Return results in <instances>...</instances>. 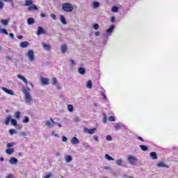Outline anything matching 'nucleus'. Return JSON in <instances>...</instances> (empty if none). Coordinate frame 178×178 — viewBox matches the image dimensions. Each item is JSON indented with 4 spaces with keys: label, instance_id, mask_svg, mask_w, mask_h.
<instances>
[{
    "label": "nucleus",
    "instance_id": "obj_1",
    "mask_svg": "<svg viewBox=\"0 0 178 178\" xmlns=\"http://www.w3.org/2000/svg\"><path fill=\"white\" fill-rule=\"evenodd\" d=\"M113 30H115V26L111 25L109 29L106 30V32L102 33V35L104 38L103 45H106V42H108L109 37L112 35V33H113Z\"/></svg>",
    "mask_w": 178,
    "mask_h": 178
},
{
    "label": "nucleus",
    "instance_id": "obj_2",
    "mask_svg": "<svg viewBox=\"0 0 178 178\" xmlns=\"http://www.w3.org/2000/svg\"><path fill=\"white\" fill-rule=\"evenodd\" d=\"M62 10H64V12H73L74 8L73 7V5L70 3H64L61 6Z\"/></svg>",
    "mask_w": 178,
    "mask_h": 178
},
{
    "label": "nucleus",
    "instance_id": "obj_3",
    "mask_svg": "<svg viewBox=\"0 0 178 178\" xmlns=\"http://www.w3.org/2000/svg\"><path fill=\"white\" fill-rule=\"evenodd\" d=\"M24 99L26 104H30L31 101H33V97H31V94L30 92H27L26 91L24 92Z\"/></svg>",
    "mask_w": 178,
    "mask_h": 178
},
{
    "label": "nucleus",
    "instance_id": "obj_4",
    "mask_svg": "<svg viewBox=\"0 0 178 178\" xmlns=\"http://www.w3.org/2000/svg\"><path fill=\"white\" fill-rule=\"evenodd\" d=\"M127 161L130 163V165H134L136 163H137V158L134 156L129 155L127 156Z\"/></svg>",
    "mask_w": 178,
    "mask_h": 178
},
{
    "label": "nucleus",
    "instance_id": "obj_5",
    "mask_svg": "<svg viewBox=\"0 0 178 178\" xmlns=\"http://www.w3.org/2000/svg\"><path fill=\"white\" fill-rule=\"evenodd\" d=\"M100 95L102 97V99L105 102V104H109V99H107L106 95H105V89H104L102 87H101V90H100Z\"/></svg>",
    "mask_w": 178,
    "mask_h": 178
},
{
    "label": "nucleus",
    "instance_id": "obj_6",
    "mask_svg": "<svg viewBox=\"0 0 178 178\" xmlns=\"http://www.w3.org/2000/svg\"><path fill=\"white\" fill-rule=\"evenodd\" d=\"M27 56L30 62H34V51L29 50L27 53Z\"/></svg>",
    "mask_w": 178,
    "mask_h": 178
},
{
    "label": "nucleus",
    "instance_id": "obj_7",
    "mask_svg": "<svg viewBox=\"0 0 178 178\" xmlns=\"http://www.w3.org/2000/svg\"><path fill=\"white\" fill-rule=\"evenodd\" d=\"M83 131L84 133H87V134H94V133L97 131V128L88 129L86 127H84Z\"/></svg>",
    "mask_w": 178,
    "mask_h": 178
},
{
    "label": "nucleus",
    "instance_id": "obj_8",
    "mask_svg": "<svg viewBox=\"0 0 178 178\" xmlns=\"http://www.w3.org/2000/svg\"><path fill=\"white\" fill-rule=\"evenodd\" d=\"M46 126H47V127H54V126H55V124H56V122L55 121H54V120L52 118L50 119V121H46Z\"/></svg>",
    "mask_w": 178,
    "mask_h": 178
},
{
    "label": "nucleus",
    "instance_id": "obj_9",
    "mask_svg": "<svg viewBox=\"0 0 178 178\" xmlns=\"http://www.w3.org/2000/svg\"><path fill=\"white\" fill-rule=\"evenodd\" d=\"M1 90H3V91H4V92H6V94H8L9 95H14L15 92H13V90H10V89H8L7 88H1Z\"/></svg>",
    "mask_w": 178,
    "mask_h": 178
},
{
    "label": "nucleus",
    "instance_id": "obj_10",
    "mask_svg": "<svg viewBox=\"0 0 178 178\" xmlns=\"http://www.w3.org/2000/svg\"><path fill=\"white\" fill-rule=\"evenodd\" d=\"M46 31L42 26L38 27L37 35H41V34H46Z\"/></svg>",
    "mask_w": 178,
    "mask_h": 178
},
{
    "label": "nucleus",
    "instance_id": "obj_11",
    "mask_svg": "<svg viewBox=\"0 0 178 178\" xmlns=\"http://www.w3.org/2000/svg\"><path fill=\"white\" fill-rule=\"evenodd\" d=\"M4 2H11V5L12 6H13V0H3ZM3 2H2V1L0 0V10H2V9H3Z\"/></svg>",
    "mask_w": 178,
    "mask_h": 178
},
{
    "label": "nucleus",
    "instance_id": "obj_12",
    "mask_svg": "<svg viewBox=\"0 0 178 178\" xmlns=\"http://www.w3.org/2000/svg\"><path fill=\"white\" fill-rule=\"evenodd\" d=\"M71 144H72V145H76V144H80V140L76 137H73L71 139Z\"/></svg>",
    "mask_w": 178,
    "mask_h": 178
},
{
    "label": "nucleus",
    "instance_id": "obj_13",
    "mask_svg": "<svg viewBox=\"0 0 178 178\" xmlns=\"http://www.w3.org/2000/svg\"><path fill=\"white\" fill-rule=\"evenodd\" d=\"M28 10L31 12L32 10H38V8L35 4H32L28 7Z\"/></svg>",
    "mask_w": 178,
    "mask_h": 178
},
{
    "label": "nucleus",
    "instance_id": "obj_14",
    "mask_svg": "<svg viewBox=\"0 0 178 178\" xmlns=\"http://www.w3.org/2000/svg\"><path fill=\"white\" fill-rule=\"evenodd\" d=\"M52 84L53 86H56L58 90L60 88V86H59V83H58V80L56 79V78L52 79Z\"/></svg>",
    "mask_w": 178,
    "mask_h": 178
},
{
    "label": "nucleus",
    "instance_id": "obj_15",
    "mask_svg": "<svg viewBox=\"0 0 178 178\" xmlns=\"http://www.w3.org/2000/svg\"><path fill=\"white\" fill-rule=\"evenodd\" d=\"M17 78L19 79V80H22L23 82H24L25 84H29V81H27V79H26V77L19 74L17 75Z\"/></svg>",
    "mask_w": 178,
    "mask_h": 178
},
{
    "label": "nucleus",
    "instance_id": "obj_16",
    "mask_svg": "<svg viewBox=\"0 0 178 178\" xmlns=\"http://www.w3.org/2000/svg\"><path fill=\"white\" fill-rule=\"evenodd\" d=\"M9 163H10V165H16V163H17V159L12 157L10 159Z\"/></svg>",
    "mask_w": 178,
    "mask_h": 178
},
{
    "label": "nucleus",
    "instance_id": "obj_17",
    "mask_svg": "<svg viewBox=\"0 0 178 178\" xmlns=\"http://www.w3.org/2000/svg\"><path fill=\"white\" fill-rule=\"evenodd\" d=\"M122 127H124V124H123V123H117L115 125V130H120V129H122Z\"/></svg>",
    "mask_w": 178,
    "mask_h": 178
},
{
    "label": "nucleus",
    "instance_id": "obj_18",
    "mask_svg": "<svg viewBox=\"0 0 178 178\" xmlns=\"http://www.w3.org/2000/svg\"><path fill=\"white\" fill-rule=\"evenodd\" d=\"M20 48H27L29 47V42L24 41L19 44Z\"/></svg>",
    "mask_w": 178,
    "mask_h": 178
},
{
    "label": "nucleus",
    "instance_id": "obj_19",
    "mask_svg": "<svg viewBox=\"0 0 178 178\" xmlns=\"http://www.w3.org/2000/svg\"><path fill=\"white\" fill-rule=\"evenodd\" d=\"M157 168H169L168 165H166L165 163L163 162H159V163L156 164Z\"/></svg>",
    "mask_w": 178,
    "mask_h": 178
},
{
    "label": "nucleus",
    "instance_id": "obj_20",
    "mask_svg": "<svg viewBox=\"0 0 178 178\" xmlns=\"http://www.w3.org/2000/svg\"><path fill=\"white\" fill-rule=\"evenodd\" d=\"M34 23H35V21L34 20V18H33V17H29V18H28V19H27V24H28L29 26H31V24H34Z\"/></svg>",
    "mask_w": 178,
    "mask_h": 178
},
{
    "label": "nucleus",
    "instance_id": "obj_21",
    "mask_svg": "<svg viewBox=\"0 0 178 178\" xmlns=\"http://www.w3.org/2000/svg\"><path fill=\"white\" fill-rule=\"evenodd\" d=\"M149 155L153 161H155V159H158V156L156 155V153H155V152H150Z\"/></svg>",
    "mask_w": 178,
    "mask_h": 178
},
{
    "label": "nucleus",
    "instance_id": "obj_22",
    "mask_svg": "<svg viewBox=\"0 0 178 178\" xmlns=\"http://www.w3.org/2000/svg\"><path fill=\"white\" fill-rule=\"evenodd\" d=\"M41 83L44 86H48V84H49L48 79H45V78H42L41 79Z\"/></svg>",
    "mask_w": 178,
    "mask_h": 178
},
{
    "label": "nucleus",
    "instance_id": "obj_23",
    "mask_svg": "<svg viewBox=\"0 0 178 178\" xmlns=\"http://www.w3.org/2000/svg\"><path fill=\"white\" fill-rule=\"evenodd\" d=\"M11 120H12V116L8 115L5 120V124H6L7 126L9 125V123L11 122Z\"/></svg>",
    "mask_w": 178,
    "mask_h": 178
},
{
    "label": "nucleus",
    "instance_id": "obj_24",
    "mask_svg": "<svg viewBox=\"0 0 178 178\" xmlns=\"http://www.w3.org/2000/svg\"><path fill=\"white\" fill-rule=\"evenodd\" d=\"M60 20L63 24H67V22H66V19H65V16L60 15Z\"/></svg>",
    "mask_w": 178,
    "mask_h": 178
},
{
    "label": "nucleus",
    "instance_id": "obj_25",
    "mask_svg": "<svg viewBox=\"0 0 178 178\" xmlns=\"http://www.w3.org/2000/svg\"><path fill=\"white\" fill-rule=\"evenodd\" d=\"M72 160H73V158L72 157V156L70 155L65 156V162H67V163H69V162H72Z\"/></svg>",
    "mask_w": 178,
    "mask_h": 178
},
{
    "label": "nucleus",
    "instance_id": "obj_26",
    "mask_svg": "<svg viewBox=\"0 0 178 178\" xmlns=\"http://www.w3.org/2000/svg\"><path fill=\"white\" fill-rule=\"evenodd\" d=\"M67 51V46L66 44H63L61 46V52L65 54Z\"/></svg>",
    "mask_w": 178,
    "mask_h": 178
},
{
    "label": "nucleus",
    "instance_id": "obj_27",
    "mask_svg": "<svg viewBox=\"0 0 178 178\" xmlns=\"http://www.w3.org/2000/svg\"><path fill=\"white\" fill-rule=\"evenodd\" d=\"M42 47L46 51H49V49H51V46H49V44H47V43H42Z\"/></svg>",
    "mask_w": 178,
    "mask_h": 178
},
{
    "label": "nucleus",
    "instance_id": "obj_28",
    "mask_svg": "<svg viewBox=\"0 0 178 178\" xmlns=\"http://www.w3.org/2000/svg\"><path fill=\"white\" fill-rule=\"evenodd\" d=\"M6 152L8 155H12V154H13V152H15V150H13V149L8 148V149H6Z\"/></svg>",
    "mask_w": 178,
    "mask_h": 178
},
{
    "label": "nucleus",
    "instance_id": "obj_29",
    "mask_svg": "<svg viewBox=\"0 0 178 178\" xmlns=\"http://www.w3.org/2000/svg\"><path fill=\"white\" fill-rule=\"evenodd\" d=\"M78 72L80 74H84L86 73V69L84 67H79Z\"/></svg>",
    "mask_w": 178,
    "mask_h": 178
},
{
    "label": "nucleus",
    "instance_id": "obj_30",
    "mask_svg": "<svg viewBox=\"0 0 178 178\" xmlns=\"http://www.w3.org/2000/svg\"><path fill=\"white\" fill-rule=\"evenodd\" d=\"M92 8H94V9H97V8H99V3L97 1H93Z\"/></svg>",
    "mask_w": 178,
    "mask_h": 178
},
{
    "label": "nucleus",
    "instance_id": "obj_31",
    "mask_svg": "<svg viewBox=\"0 0 178 178\" xmlns=\"http://www.w3.org/2000/svg\"><path fill=\"white\" fill-rule=\"evenodd\" d=\"M116 165H118V166H122L123 165V160L122 159H118L115 161Z\"/></svg>",
    "mask_w": 178,
    "mask_h": 178
},
{
    "label": "nucleus",
    "instance_id": "obj_32",
    "mask_svg": "<svg viewBox=\"0 0 178 178\" xmlns=\"http://www.w3.org/2000/svg\"><path fill=\"white\" fill-rule=\"evenodd\" d=\"M86 88H92V82L91 80H89L86 83Z\"/></svg>",
    "mask_w": 178,
    "mask_h": 178
},
{
    "label": "nucleus",
    "instance_id": "obj_33",
    "mask_svg": "<svg viewBox=\"0 0 178 178\" xmlns=\"http://www.w3.org/2000/svg\"><path fill=\"white\" fill-rule=\"evenodd\" d=\"M33 3V1L31 0H26L25 1V6H31Z\"/></svg>",
    "mask_w": 178,
    "mask_h": 178
},
{
    "label": "nucleus",
    "instance_id": "obj_34",
    "mask_svg": "<svg viewBox=\"0 0 178 178\" xmlns=\"http://www.w3.org/2000/svg\"><path fill=\"white\" fill-rule=\"evenodd\" d=\"M0 34H6V35H8V34H9V33H8V31L6 29H0Z\"/></svg>",
    "mask_w": 178,
    "mask_h": 178
},
{
    "label": "nucleus",
    "instance_id": "obj_35",
    "mask_svg": "<svg viewBox=\"0 0 178 178\" xmlns=\"http://www.w3.org/2000/svg\"><path fill=\"white\" fill-rule=\"evenodd\" d=\"M111 10H112V12H113L114 13H116L119 12V7H118V6H113V7L111 8Z\"/></svg>",
    "mask_w": 178,
    "mask_h": 178
},
{
    "label": "nucleus",
    "instance_id": "obj_36",
    "mask_svg": "<svg viewBox=\"0 0 178 178\" xmlns=\"http://www.w3.org/2000/svg\"><path fill=\"white\" fill-rule=\"evenodd\" d=\"M140 148L142 151H148V147L146 145H140Z\"/></svg>",
    "mask_w": 178,
    "mask_h": 178
},
{
    "label": "nucleus",
    "instance_id": "obj_37",
    "mask_svg": "<svg viewBox=\"0 0 178 178\" xmlns=\"http://www.w3.org/2000/svg\"><path fill=\"white\" fill-rule=\"evenodd\" d=\"M14 118L15 119H20V111H16Z\"/></svg>",
    "mask_w": 178,
    "mask_h": 178
},
{
    "label": "nucleus",
    "instance_id": "obj_38",
    "mask_svg": "<svg viewBox=\"0 0 178 178\" xmlns=\"http://www.w3.org/2000/svg\"><path fill=\"white\" fill-rule=\"evenodd\" d=\"M29 122H30V118L27 116H25L22 120V123H29Z\"/></svg>",
    "mask_w": 178,
    "mask_h": 178
},
{
    "label": "nucleus",
    "instance_id": "obj_39",
    "mask_svg": "<svg viewBox=\"0 0 178 178\" xmlns=\"http://www.w3.org/2000/svg\"><path fill=\"white\" fill-rule=\"evenodd\" d=\"M30 92V88L29 87H23L22 88V92L24 94V92Z\"/></svg>",
    "mask_w": 178,
    "mask_h": 178
},
{
    "label": "nucleus",
    "instance_id": "obj_40",
    "mask_svg": "<svg viewBox=\"0 0 178 178\" xmlns=\"http://www.w3.org/2000/svg\"><path fill=\"white\" fill-rule=\"evenodd\" d=\"M106 159H108V161H115V159L112 158L109 154H105Z\"/></svg>",
    "mask_w": 178,
    "mask_h": 178
},
{
    "label": "nucleus",
    "instance_id": "obj_41",
    "mask_svg": "<svg viewBox=\"0 0 178 178\" xmlns=\"http://www.w3.org/2000/svg\"><path fill=\"white\" fill-rule=\"evenodd\" d=\"M67 110H68V111H70V113L73 112V105H72V104H68V105H67Z\"/></svg>",
    "mask_w": 178,
    "mask_h": 178
},
{
    "label": "nucleus",
    "instance_id": "obj_42",
    "mask_svg": "<svg viewBox=\"0 0 178 178\" xmlns=\"http://www.w3.org/2000/svg\"><path fill=\"white\" fill-rule=\"evenodd\" d=\"M8 23H9V20H8V19H2L1 20V24L3 26H8Z\"/></svg>",
    "mask_w": 178,
    "mask_h": 178
},
{
    "label": "nucleus",
    "instance_id": "obj_43",
    "mask_svg": "<svg viewBox=\"0 0 178 178\" xmlns=\"http://www.w3.org/2000/svg\"><path fill=\"white\" fill-rule=\"evenodd\" d=\"M15 145H16L15 143H10L7 144V147L12 148V147H15Z\"/></svg>",
    "mask_w": 178,
    "mask_h": 178
},
{
    "label": "nucleus",
    "instance_id": "obj_44",
    "mask_svg": "<svg viewBox=\"0 0 178 178\" xmlns=\"http://www.w3.org/2000/svg\"><path fill=\"white\" fill-rule=\"evenodd\" d=\"M11 124H13V126H16L17 124V120L11 119Z\"/></svg>",
    "mask_w": 178,
    "mask_h": 178
},
{
    "label": "nucleus",
    "instance_id": "obj_45",
    "mask_svg": "<svg viewBox=\"0 0 178 178\" xmlns=\"http://www.w3.org/2000/svg\"><path fill=\"white\" fill-rule=\"evenodd\" d=\"M93 29H94V30H99V24H93Z\"/></svg>",
    "mask_w": 178,
    "mask_h": 178
},
{
    "label": "nucleus",
    "instance_id": "obj_46",
    "mask_svg": "<svg viewBox=\"0 0 178 178\" xmlns=\"http://www.w3.org/2000/svg\"><path fill=\"white\" fill-rule=\"evenodd\" d=\"M111 23H116V17H115L114 16L111 17Z\"/></svg>",
    "mask_w": 178,
    "mask_h": 178
},
{
    "label": "nucleus",
    "instance_id": "obj_47",
    "mask_svg": "<svg viewBox=\"0 0 178 178\" xmlns=\"http://www.w3.org/2000/svg\"><path fill=\"white\" fill-rule=\"evenodd\" d=\"M103 123H106V120H107V118H106V115L105 113H103Z\"/></svg>",
    "mask_w": 178,
    "mask_h": 178
},
{
    "label": "nucleus",
    "instance_id": "obj_48",
    "mask_svg": "<svg viewBox=\"0 0 178 178\" xmlns=\"http://www.w3.org/2000/svg\"><path fill=\"white\" fill-rule=\"evenodd\" d=\"M15 133H16L15 129H10L9 130V134H10V136H13V134H15Z\"/></svg>",
    "mask_w": 178,
    "mask_h": 178
},
{
    "label": "nucleus",
    "instance_id": "obj_49",
    "mask_svg": "<svg viewBox=\"0 0 178 178\" xmlns=\"http://www.w3.org/2000/svg\"><path fill=\"white\" fill-rule=\"evenodd\" d=\"M74 122L75 123H79V122H81V120H80V119L79 118V117H76V118H75L74 119Z\"/></svg>",
    "mask_w": 178,
    "mask_h": 178
},
{
    "label": "nucleus",
    "instance_id": "obj_50",
    "mask_svg": "<svg viewBox=\"0 0 178 178\" xmlns=\"http://www.w3.org/2000/svg\"><path fill=\"white\" fill-rule=\"evenodd\" d=\"M106 139L107 141H112V136H111V135H108Z\"/></svg>",
    "mask_w": 178,
    "mask_h": 178
},
{
    "label": "nucleus",
    "instance_id": "obj_51",
    "mask_svg": "<svg viewBox=\"0 0 178 178\" xmlns=\"http://www.w3.org/2000/svg\"><path fill=\"white\" fill-rule=\"evenodd\" d=\"M108 120H109V122H115V117H113V116H110V117L108 118Z\"/></svg>",
    "mask_w": 178,
    "mask_h": 178
},
{
    "label": "nucleus",
    "instance_id": "obj_52",
    "mask_svg": "<svg viewBox=\"0 0 178 178\" xmlns=\"http://www.w3.org/2000/svg\"><path fill=\"white\" fill-rule=\"evenodd\" d=\"M93 140H95V141H99L98 139V136L97 135L93 136Z\"/></svg>",
    "mask_w": 178,
    "mask_h": 178
},
{
    "label": "nucleus",
    "instance_id": "obj_53",
    "mask_svg": "<svg viewBox=\"0 0 178 178\" xmlns=\"http://www.w3.org/2000/svg\"><path fill=\"white\" fill-rule=\"evenodd\" d=\"M62 141H63V143H66V141H67V138L66 136H63Z\"/></svg>",
    "mask_w": 178,
    "mask_h": 178
},
{
    "label": "nucleus",
    "instance_id": "obj_54",
    "mask_svg": "<svg viewBox=\"0 0 178 178\" xmlns=\"http://www.w3.org/2000/svg\"><path fill=\"white\" fill-rule=\"evenodd\" d=\"M100 35H101V33L99 31H96L95 33V35H96V37H99Z\"/></svg>",
    "mask_w": 178,
    "mask_h": 178
},
{
    "label": "nucleus",
    "instance_id": "obj_55",
    "mask_svg": "<svg viewBox=\"0 0 178 178\" xmlns=\"http://www.w3.org/2000/svg\"><path fill=\"white\" fill-rule=\"evenodd\" d=\"M50 16L54 19V20H56V15H55V14H51Z\"/></svg>",
    "mask_w": 178,
    "mask_h": 178
},
{
    "label": "nucleus",
    "instance_id": "obj_56",
    "mask_svg": "<svg viewBox=\"0 0 178 178\" xmlns=\"http://www.w3.org/2000/svg\"><path fill=\"white\" fill-rule=\"evenodd\" d=\"M52 136H54V137H59V135L58 134H56L54 131L51 133Z\"/></svg>",
    "mask_w": 178,
    "mask_h": 178
},
{
    "label": "nucleus",
    "instance_id": "obj_57",
    "mask_svg": "<svg viewBox=\"0 0 178 178\" xmlns=\"http://www.w3.org/2000/svg\"><path fill=\"white\" fill-rule=\"evenodd\" d=\"M70 62H71V65H72V66H75L76 62L74 61V60H70Z\"/></svg>",
    "mask_w": 178,
    "mask_h": 178
},
{
    "label": "nucleus",
    "instance_id": "obj_58",
    "mask_svg": "<svg viewBox=\"0 0 178 178\" xmlns=\"http://www.w3.org/2000/svg\"><path fill=\"white\" fill-rule=\"evenodd\" d=\"M138 140H139V141H143V143H144V139L140 136L138 137Z\"/></svg>",
    "mask_w": 178,
    "mask_h": 178
},
{
    "label": "nucleus",
    "instance_id": "obj_59",
    "mask_svg": "<svg viewBox=\"0 0 178 178\" xmlns=\"http://www.w3.org/2000/svg\"><path fill=\"white\" fill-rule=\"evenodd\" d=\"M10 37L13 40V38H15V35H13V33H10L9 34Z\"/></svg>",
    "mask_w": 178,
    "mask_h": 178
},
{
    "label": "nucleus",
    "instance_id": "obj_60",
    "mask_svg": "<svg viewBox=\"0 0 178 178\" xmlns=\"http://www.w3.org/2000/svg\"><path fill=\"white\" fill-rule=\"evenodd\" d=\"M6 178H13V175H8Z\"/></svg>",
    "mask_w": 178,
    "mask_h": 178
},
{
    "label": "nucleus",
    "instance_id": "obj_61",
    "mask_svg": "<svg viewBox=\"0 0 178 178\" xmlns=\"http://www.w3.org/2000/svg\"><path fill=\"white\" fill-rule=\"evenodd\" d=\"M52 176V175L51 174H49V175H47L44 178H49Z\"/></svg>",
    "mask_w": 178,
    "mask_h": 178
},
{
    "label": "nucleus",
    "instance_id": "obj_62",
    "mask_svg": "<svg viewBox=\"0 0 178 178\" xmlns=\"http://www.w3.org/2000/svg\"><path fill=\"white\" fill-rule=\"evenodd\" d=\"M21 136H23L24 137H26V136H27V134H26V132H22Z\"/></svg>",
    "mask_w": 178,
    "mask_h": 178
},
{
    "label": "nucleus",
    "instance_id": "obj_63",
    "mask_svg": "<svg viewBox=\"0 0 178 178\" xmlns=\"http://www.w3.org/2000/svg\"><path fill=\"white\" fill-rule=\"evenodd\" d=\"M40 16H41V17H46L47 15H46L45 14H44V13H42L40 14Z\"/></svg>",
    "mask_w": 178,
    "mask_h": 178
},
{
    "label": "nucleus",
    "instance_id": "obj_64",
    "mask_svg": "<svg viewBox=\"0 0 178 178\" xmlns=\"http://www.w3.org/2000/svg\"><path fill=\"white\" fill-rule=\"evenodd\" d=\"M56 124H57L58 126V127H62V124H60L59 122H56Z\"/></svg>",
    "mask_w": 178,
    "mask_h": 178
}]
</instances>
